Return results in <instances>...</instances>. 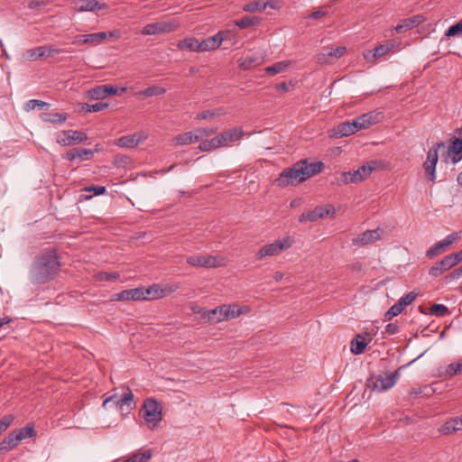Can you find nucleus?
<instances>
[{
    "instance_id": "25",
    "label": "nucleus",
    "mask_w": 462,
    "mask_h": 462,
    "mask_svg": "<svg viewBox=\"0 0 462 462\" xmlns=\"http://www.w3.org/2000/svg\"><path fill=\"white\" fill-rule=\"evenodd\" d=\"M23 440V436L20 434H16L14 430L11 431L7 437H5L0 442V453L2 451H7L14 448H15L20 441Z\"/></svg>"
},
{
    "instance_id": "56",
    "label": "nucleus",
    "mask_w": 462,
    "mask_h": 462,
    "mask_svg": "<svg viewBox=\"0 0 462 462\" xmlns=\"http://www.w3.org/2000/svg\"><path fill=\"white\" fill-rule=\"evenodd\" d=\"M390 50L391 47L389 45H379L373 50V57L374 59L381 58L388 53Z\"/></svg>"
},
{
    "instance_id": "58",
    "label": "nucleus",
    "mask_w": 462,
    "mask_h": 462,
    "mask_svg": "<svg viewBox=\"0 0 462 462\" xmlns=\"http://www.w3.org/2000/svg\"><path fill=\"white\" fill-rule=\"evenodd\" d=\"M220 114L216 111H210V110H204L197 115V119L202 120V119H211L215 116H219Z\"/></svg>"
},
{
    "instance_id": "43",
    "label": "nucleus",
    "mask_w": 462,
    "mask_h": 462,
    "mask_svg": "<svg viewBox=\"0 0 462 462\" xmlns=\"http://www.w3.org/2000/svg\"><path fill=\"white\" fill-rule=\"evenodd\" d=\"M445 250H446V247L444 246L443 243L441 241H439L426 252V256L429 259H433L434 257H436L438 254H441Z\"/></svg>"
},
{
    "instance_id": "59",
    "label": "nucleus",
    "mask_w": 462,
    "mask_h": 462,
    "mask_svg": "<svg viewBox=\"0 0 462 462\" xmlns=\"http://www.w3.org/2000/svg\"><path fill=\"white\" fill-rule=\"evenodd\" d=\"M83 190H85L86 192L93 191L95 196H98V195L104 194L106 189L105 186L92 185V186L85 187Z\"/></svg>"
},
{
    "instance_id": "36",
    "label": "nucleus",
    "mask_w": 462,
    "mask_h": 462,
    "mask_svg": "<svg viewBox=\"0 0 462 462\" xmlns=\"http://www.w3.org/2000/svg\"><path fill=\"white\" fill-rule=\"evenodd\" d=\"M260 22H261V18H259L258 16L246 15V16L242 17L239 20H236L235 22V24L241 29H246L249 27L258 25L260 23Z\"/></svg>"
},
{
    "instance_id": "40",
    "label": "nucleus",
    "mask_w": 462,
    "mask_h": 462,
    "mask_svg": "<svg viewBox=\"0 0 462 462\" xmlns=\"http://www.w3.org/2000/svg\"><path fill=\"white\" fill-rule=\"evenodd\" d=\"M445 146H446L445 143H443V142L436 143L432 148H430L429 150L426 161L430 163L437 165L438 161H439V155H438L439 150L440 148H445Z\"/></svg>"
},
{
    "instance_id": "16",
    "label": "nucleus",
    "mask_w": 462,
    "mask_h": 462,
    "mask_svg": "<svg viewBox=\"0 0 462 462\" xmlns=\"http://www.w3.org/2000/svg\"><path fill=\"white\" fill-rule=\"evenodd\" d=\"M88 97L93 100L103 99L107 96L117 95L118 88L113 85H99L88 91Z\"/></svg>"
},
{
    "instance_id": "31",
    "label": "nucleus",
    "mask_w": 462,
    "mask_h": 462,
    "mask_svg": "<svg viewBox=\"0 0 462 462\" xmlns=\"http://www.w3.org/2000/svg\"><path fill=\"white\" fill-rule=\"evenodd\" d=\"M380 114H376L374 112L364 114L357 117L359 126H361L363 129H366L369 126L373 125L374 124H376L379 121Z\"/></svg>"
},
{
    "instance_id": "3",
    "label": "nucleus",
    "mask_w": 462,
    "mask_h": 462,
    "mask_svg": "<svg viewBox=\"0 0 462 462\" xmlns=\"http://www.w3.org/2000/svg\"><path fill=\"white\" fill-rule=\"evenodd\" d=\"M400 369H402V367H399L396 371L389 374H380L377 375H371L366 380V387L378 393L391 389L400 378Z\"/></svg>"
},
{
    "instance_id": "14",
    "label": "nucleus",
    "mask_w": 462,
    "mask_h": 462,
    "mask_svg": "<svg viewBox=\"0 0 462 462\" xmlns=\"http://www.w3.org/2000/svg\"><path fill=\"white\" fill-rule=\"evenodd\" d=\"M346 49L344 46L337 47L336 49L326 48L320 53L316 56L317 62L319 64H327L332 62L334 60L341 58Z\"/></svg>"
},
{
    "instance_id": "24",
    "label": "nucleus",
    "mask_w": 462,
    "mask_h": 462,
    "mask_svg": "<svg viewBox=\"0 0 462 462\" xmlns=\"http://www.w3.org/2000/svg\"><path fill=\"white\" fill-rule=\"evenodd\" d=\"M134 402V394L130 388L126 387L125 391L118 396V401H116V409L120 411H129L132 409V404Z\"/></svg>"
},
{
    "instance_id": "9",
    "label": "nucleus",
    "mask_w": 462,
    "mask_h": 462,
    "mask_svg": "<svg viewBox=\"0 0 462 462\" xmlns=\"http://www.w3.org/2000/svg\"><path fill=\"white\" fill-rule=\"evenodd\" d=\"M336 213V210L333 206L327 205V206H318L312 210H310L309 212L302 213L299 217V222L302 223L305 221H310L315 222L320 218H323L326 216L331 215L334 216Z\"/></svg>"
},
{
    "instance_id": "4",
    "label": "nucleus",
    "mask_w": 462,
    "mask_h": 462,
    "mask_svg": "<svg viewBox=\"0 0 462 462\" xmlns=\"http://www.w3.org/2000/svg\"><path fill=\"white\" fill-rule=\"evenodd\" d=\"M244 310L237 304H222L210 310L211 323L216 324L224 320L233 319L239 317Z\"/></svg>"
},
{
    "instance_id": "51",
    "label": "nucleus",
    "mask_w": 462,
    "mask_h": 462,
    "mask_svg": "<svg viewBox=\"0 0 462 462\" xmlns=\"http://www.w3.org/2000/svg\"><path fill=\"white\" fill-rule=\"evenodd\" d=\"M14 416L6 414L0 420V435L5 432L13 423Z\"/></svg>"
},
{
    "instance_id": "42",
    "label": "nucleus",
    "mask_w": 462,
    "mask_h": 462,
    "mask_svg": "<svg viewBox=\"0 0 462 462\" xmlns=\"http://www.w3.org/2000/svg\"><path fill=\"white\" fill-rule=\"evenodd\" d=\"M218 147H220V141L217 135L209 141L206 140L202 142L199 146L200 151H211Z\"/></svg>"
},
{
    "instance_id": "55",
    "label": "nucleus",
    "mask_w": 462,
    "mask_h": 462,
    "mask_svg": "<svg viewBox=\"0 0 462 462\" xmlns=\"http://www.w3.org/2000/svg\"><path fill=\"white\" fill-rule=\"evenodd\" d=\"M152 457L151 450H145L143 453L136 454L131 458H128L130 462H146Z\"/></svg>"
},
{
    "instance_id": "32",
    "label": "nucleus",
    "mask_w": 462,
    "mask_h": 462,
    "mask_svg": "<svg viewBox=\"0 0 462 462\" xmlns=\"http://www.w3.org/2000/svg\"><path fill=\"white\" fill-rule=\"evenodd\" d=\"M201 44L200 42H199L195 38H186L178 43V48L180 50H189L191 51H197L201 52L200 50Z\"/></svg>"
},
{
    "instance_id": "6",
    "label": "nucleus",
    "mask_w": 462,
    "mask_h": 462,
    "mask_svg": "<svg viewBox=\"0 0 462 462\" xmlns=\"http://www.w3.org/2000/svg\"><path fill=\"white\" fill-rule=\"evenodd\" d=\"M143 418L152 428L156 427L162 420V407L153 398H149L143 404Z\"/></svg>"
},
{
    "instance_id": "54",
    "label": "nucleus",
    "mask_w": 462,
    "mask_h": 462,
    "mask_svg": "<svg viewBox=\"0 0 462 462\" xmlns=\"http://www.w3.org/2000/svg\"><path fill=\"white\" fill-rule=\"evenodd\" d=\"M179 289H180L179 282H172V283L165 284L163 287H162V293L163 294V298L177 291Z\"/></svg>"
},
{
    "instance_id": "41",
    "label": "nucleus",
    "mask_w": 462,
    "mask_h": 462,
    "mask_svg": "<svg viewBox=\"0 0 462 462\" xmlns=\"http://www.w3.org/2000/svg\"><path fill=\"white\" fill-rule=\"evenodd\" d=\"M448 308L443 304H432L430 307V314L435 317L442 318L449 315Z\"/></svg>"
},
{
    "instance_id": "38",
    "label": "nucleus",
    "mask_w": 462,
    "mask_h": 462,
    "mask_svg": "<svg viewBox=\"0 0 462 462\" xmlns=\"http://www.w3.org/2000/svg\"><path fill=\"white\" fill-rule=\"evenodd\" d=\"M448 152L453 153V161L458 162L462 158V139L456 138L448 146Z\"/></svg>"
},
{
    "instance_id": "26",
    "label": "nucleus",
    "mask_w": 462,
    "mask_h": 462,
    "mask_svg": "<svg viewBox=\"0 0 462 462\" xmlns=\"http://www.w3.org/2000/svg\"><path fill=\"white\" fill-rule=\"evenodd\" d=\"M141 293L137 288L124 290L120 292L113 295V300L116 301H129V300H140Z\"/></svg>"
},
{
    "instance_id": "23",
    "label": "nucleus",
    "mask_w": 462,
    "mask_h": 462,
    "mask_svg": "<svg viewBox=\"0 0 462 462\" xmlns=\"http://www.w3.org/2000/svg\"><path fill=\"white\" fill-rule=\"evenodd\" d=\"M237 62L240 69L248 70L261 65L263 62V58L259 54L253 53L245 57H241Z\"/></svg>"
},
{
    "instance_id": "18",
    "label": "nucleus",
    "mask_w": 462,
    "mask_h": 462,
    "mask_svg": "<svg viewBox=\"0 0 462 462\" xmlns=\"http://www.w3.org/2000/svg\"><path fill=\"white\" fill-rule=\"evenodd\" d=\"M372 341V337L369 333H365V335L358 334L356 335L350 343L351 352L355 355L363 354L365 350V347L369 342Z\"/></svg>"
},
{
    "instance_id": "52",
    "label": "nucleus",
    "mask_w": 462,
    "mask_h": 462,
    "mask_svg": "<svg viewBox=\"0 0 462 462\" xmlns=\"http://www.w3.org/2000/svg\"><path fill=\"white\" fill-rule=\"evenodd\" d=\"M459 34H462V19L458 23L451 25L445 33L447 37L456 36Z\"/></svg>"
},
{
    "instance_id": "57",
    "label": "nucleus",
    "mask_w": 462,
    "mask_h": 462,
    "mask_svg": "<svg viewBox=\"0 0 462 462\" xmlns=\"http://www.w3.org/2000/svg\"><path fill=\"white\" fill-rule=\"evenodd\" d=\"M459 237H460V232H454V233L447 236L443 240H441V242L443 243L444 246L447 248L448 246L451 245Z\"/></svg>"
},
{
    "instance_id": "50",
    "label": "nucleus",
    "mask_w": 462,
    "mask_h": 462,
    "mask_svg": "<svg viewBox=\"0 0 462 462\" xmlns=\"http://www.w3.org/2000/svg\"><path fill=\"white\" fill-rule=\"evenodd\" d=\"M118 278L119 274L117 273L100 272L97 274V279L99 282H112L117 280Z\"/></svg>"
},
{
    "instance_id": "1",
    "label": "nucleus",
    "mask_w": 462,
    "mask_h": 462,
    "mask_svg": "<svg viewBox=\"0 0 462 462\" xmlns=\"http://www.w3.org/2000/svg\"><path fill=\"white\" fill-rule=\"evenodd\" d=\"M60 262L54 250H44L37 256L31 267L32 283L43 284L52 280L60 271Z\"/></svg>"
},
{
    "instance_id": "10",
    "label": "nucleus",
    "mask_w": 462,
    "mask_h": 462,
    "mask_svg": "<svg viewBox=\"0 0 462 462\" xmlns=\"http://www.w3.org/2000/svg\"><path fill=\"white\" fill-rule=\"evenodd\" d=\"M88 139L87 134L81 131H61L57 136V142L63 146H69L85 142Z\"/></svg>"
},
{
    "instance_id": "47",
    "label": "nucleus",
    "mask_w": 462,
    "mask_h": 462,
    "mask_svg": "<svg viewBox=\"0 0 462 462\" xmlns=\"http://www.w3.org/2000/svg\"><path fill=\"white\" fill-rule=\"evenodd\" d=\"M16 434H20L23 436V439L25 438H32L36 436V431L32 425H27L24 428L14 430Z\"/></svg>"
},
{
    "instance_id": "35",
    "label": "nucleus",
    "mask_w": 462,
    "mask_h": 462,
    "mask_svg": "<svg viewBox=\"0 0 462 462\" xmlns=\"http://www.w3.org/2000/svg\"><path fill=\"white\" fill-rule=\"evenodd\" d=\"M354 132L351 129L350 121L343 122L333 129L332 136L336 138H341L353 134Z\"/></svg>"
},
{
    "instance_id": "2",
    "label": "nucleus",
    "mask_w": 462,
    "mask_h": 462,
    "mask_svg": "<svg viewBox=\"0 0 462 462\" xmlns=\"http://www.w3.org/2000/svg\"><path fill=\"white\" fill-rule=\"evenodd\" d=\"M323 163L316 162L308 163L306 160L300 161L291 168L284 170L276 180L277 185L286 187L288 185L300 183L311 176L321 171Z\"/></svg>"
},
{
    "instance_id": "33",
    "label": "nucleus",
    "mask_w": 462,
    "mask_h": 462,
    "mask_svg": "<svg viewBox=\"0 0 462 462\" xmlns=\"http://www.w3.org/2000/svg\"><path fill=\"white\" fill-rule=\"evenodd\" d=\"M46 51H47L46 45L39 46L37 48H33V49L26 51V52L23 54V57L30 61H34L41 58L46 57Z\"/></svg>"
},
{
    "instance_id": "53",
    "label": "nucleus",
    "mask_w": 462,
    "mask_h": 462,
    "mask_svg": "<svg viewBox=\"0 0 462 462\" xmlns=\"http://www.w3.org/2000/svg\"><path fill=\"white\" fill-rule=\"evenodd\" d=\"M418 294L414 291H411L408 294L402 297L397 302L401 304L402 309L408 305H410L416 298Z\"/></svg>"
},
{
    "instance_id": "11",
    "label": "nucleus",
    "mask_w": 462,
    "mask_h": 462,
    "mask_svg": "<svg viewBox=\"0 0 462 462\" xmlns=\"http://www.w3.org/2000/svg\"><path fill=\"white\" fill-rule=\"evenodd\" d=\"M178 27L176 22H157L146 24L143 30V35H153L173 32Z\"/></svg>"
},
{
    "instance_id": "64",
    "label": "nucleus",
    "mask_w": 462,
    "mask_h": 462,
    "mask_svg": "<svg viewBox=\"0 0 462 462\" xmlns=\"http://www.w3.org/2000/svg\"><path fill=\"white\" fill-rule=\"evenodd\" d=\"M116 401H118V395H111L104 400L103 406L106 407L108 403H113L116 407Z\"/></svg>"
},
{
    "instance_id": "45",
    "label": "nucleus",
    "mask_w": 462,
    "mask_h": 462,
    "mask_svg": "<svg viewBox=\"0 0 462 462\" xmlns=\"http://www.w3.org/2000/svg\"><path fill=\"white\" fill-rule=\"evenodd\" d=\"M446 374L450 377L462 374V360L449 364L446 369Z\"/></svg>"
},
{
    "instance_id": "13",
    "label": "nucleus",
    "mask_w": 462,
    "mask_h": 462,
    "mask_svg": "<svg viewBox=\"0 0 462 462\" xmlns=\"http://www.w3.org/2000/svg\"><path fill=\"white\" fill-rule=\"evenodd\" d=\"M73 8L76 12H93L97 13L100 10L106 9L107 5L105 3H100L97 0H75Z\"/></svg>"
},
{
    "instance_id": "7",
    "label": "nucleus",
    "mask_w": 462,
    "mask_h": 462,
    "mask_svg": "<svg viewBox=\"0 0 462 462\" xmlns=\"http://www.w3.org/2000/svg\"><path fill=\"white\" fill-rule=\"evenodd\" d=\"M292 245V240L290 236H285L282 239H278L272 244L263 246L256 254L258 260L266 256L276 255L282 251L290 248Z\"/></svg>"
},
{
    "instance_id": "61",
    "label": "nucleus",
    "mask_w": 462,
    "mask_h": 462,
    "mask_svg": "<svg viewBox=\"0 0 462 462\" xmlns=\"http://www.w3.org/2000/svg\"><path fill=\"white\" fill-rule=\"evenodd\" d=\"M129 162V158L126 156H116L115 158L114 164L116 167H125Z\"/></svg>"
},
{
    "instance_id": "46",
    "label": "nucleus",
    "mask_w": 462,
    "mask_h": 462,
    "mask_svg": "<svg viewBox=\"0 0 462 462\" xmlns=\"http://www.w3.org/2000/svg\"><path fill=\"white\" fill-rule=\"evenodd\" d=\"M402 310L403 309L401 307V304L396 302L385 312L384 318L387 320H391L393 318L398 316Z\"/></svg>"
},
{
    "instance_id": "21",
    "label": "nucleus",
    "mask_w": 462,
    "mask_h": 462,
    "mask_svg": "<svg viewBox=\"0 0 462 462\" xmlns=\"http://www.w3.org/2000/svg\"><path fill=\"white\" fill-rule=\"evenodd\" d=\"M379 229L366 230L357 237L352 239V245L356 246H363L380 239Z\"/></svg>"
},
{
    "instance_id": "34",
    "label": "nucleus",
    "mask_w": 462,
    "mask_h": 462,
    "mask_svg": "<svg viewBox=\"0 0 462 462\" xmlns=\"http://www.w3.org/2000/svg\"><path fill=\"white\" fill-rule=\"evenodd\" d=\"M166 92V88L160 86H151L147 88L139 91L136 95L139 98L143 99L153 96H161Z\"/></svg>"
},
{
    "instance_id": "30",
    "label": "nucleus",
    "mask_w": 462,
    "mask_h": 462,
    "mask_svg": "<svg viewBox=\"0 0 462 462\" xmlns=\"http://www.w3.org/2000/svg\"><path fill=\"white\" fill-rule=\"evenodd\" d=\"M267 6L274 8V5H273L270 2L254 0L244 5L243 10L249 13L263 12Z\"/></svg>"
},
{
    "instance_id": "19",
    "label": "nucleus",
    "mask_w": 462,
    "mask_h": 462,
    "mask_svg": "<svg viewBox=\"0 0 462 462\" xmlns=\"http://www.w3.org/2000/svg\"><path fill=\"white\" fill-rule=\"evenodd\" d=\"M138 290L141 293L140 300H152L163 298L162 286L160 284H152L147 288L140 286Z\"/></svg>"
},
{
    "instance_id": "44",
    "label": "nucleus",
    "mask_w": 462,
    "mask_h": 462,
    "mask_svg": "<svg viewBox=\"0 0 462 462\" xmlns=\"http://www.w3.org/2000/svg\"><path fill=\"white\" fill-rule=\"evenodd\" d=\"M106 107H108V104L104 102H98L93 105L85 103L82 105V110L88 113L99 112Z\"/></svg>"
},
{
    "instance_id": "8",
    "label": "nucleus",
    "mask_w": 462,
    "mask_h": 462,
    "mask_svg": "<svg viewBox=\"0 0 462 462\" xmlns=\"http://www.w3.org/2000/svg\"><path fill=\"white\" fill-rule=\"evenodd\" d=\"M187 263L193 267L216 268L224 266L226 260L218 255H192L187 258Z\"/></svg>"
},
{
    "instance_id": "39",
    "label": "nucleus",
    "mask_w": 462,
    "mask_h": 462,
    "mask_svg": "<svg viewBox=\"0 0 462 462\" xmlns=\"http://www.w3.org/2000/svg\"><path fill=\"white\" fill-rule=\"evenodd\" d=\"M290 61L288 60H282L274 63L272 66H269L265 69V72L269 76H274L278 73H281L284 70H286L289 68Z\"/></svg>"
},
{
    "instance_id": "12",
    "label": "nucleus",
    "mask_w": 462,
    "mask_h": 462,
    "mask_svg": "<svg viewBox=\"0 0 462 462\" xmlns=\"http://www.w3.org/2000/svg\"><path fill=\"white\" fill-rule=\"evenodd\" d=\"M457 263L456 259H454L453 254L446 255L442 260L435 263L429 270V274L431 277H439L445 272L448 271L455 265H457Z\"/></svg>"
},
{
    "instance_id": "37",
    "label": "nucleus",
    "mask_w": 462,
    "mask_h": 462,
    "mask_svg": "<svg viewBox=\"0 0 462 462\" xmlns=\"http://www.w3.org/2000/svg\"><path fill=\"white\" fill-rule=\"evenodd\" d=\"M81 37L84 38V43L97 45L107 38V33L106 32H100L89 34H83Z\"/></svg>"
},
{
    "instance_id": "63",
    "label": "nucleus",
    "mask_w": 462,
    "mask_h": 462,
    "mask_svg": "<svg viewBox=\"0 0 462 462\" xmlns=\"http://www.w3.org/2000/svg\"><path fill=\"white\" fill-rule=\"evenodd\" d=\"M196 134H198L199 135H201V137L203 135L205 136H208V135H211L212 134H214L216 132V129L214 128H199L197 130H195Z\"/></svg>"
},
{
    "instance_id": "15",
    "label": "nucleus",
    "mask_w": 462,
    "mask_h": 462,
    "mask_svg": "<svg viewBox=\"0 0 462 462\" xmlns=\"http://www.w3.org/2000/svg\"><path fill=\"white\" fill-rule=\"evenodd\" d=\"M217 136L220 146H228L240 141L244 136V131L242 127H235L220 133Z\"/></svg>"
},
{
    "instance_id": "60",
    "label": "nucleus",
    "mask_w": 462,
    "mask_h": 462,
    "mask_svg": "<svg viewBox=\"0 0 462 462\" xmlns=\"http://www.w3.org/2000/svg\"><path fill=\"white\" fill-rule=\"evenodd\" d=\"M460 277H462V265L459 266L458 268L454 269L450 273H448L445 277V280L447 282H448Z\"/></svg>"
},
{
    "instance_id": "28",
    "label": "nucleus",
    "mask_w": 462,
    "mask_h": 462,
    "mask_svg": "<svg viewBox=\"0 0 462 462\" xmlns=\"http://www.w3.org/2000/svg\"><path fill=\"white\" fill-rule=\"evenodd\" d=\"M462 430V417L452 418L446 421L439 429V432L443 435H449L457 431Z\"/></svg>"
},
{
    "instance_id": "17",
    "label": "nucleus",
    "mask_w": 462,
    "mask_h": 462,
    "mask_svg": "<svg viewBox=\"0 0 462 462\" xmlns=\"http://www.w3.org/2000/svg\"><path fill=\"white\" fill-rule=\"evenodd\" d=\"M227 34V32L221 31L217 34L208 37L207 39L200 42L201 52L216 50L217 48H218L221 45V43L226 40Z\"/></svg>"
},
{
    "instance_id": "5",
    "label": "nucleus",
    "mask_w": 462,
    "mask_h": 462,
    "mask_svg": "<svg viewBox=\"0 0 462 462\" xmlns=\"http://www.w3.org/2000/svg\"><path fill=\"white\" fill-rule=\"evenodd\" d=\"M374 168L375 162L371 161L354 171H344L340 175L339 182L349 184L363 181L370 176Z\"/></svg>"
},
{
    "instance_id": "62",
    "label": "nucleus",
    "mask_w": 462,
    "mask_h": 462,
    "mask_svg": "<svg viewBox=\"0 0 462 462\" xmlns=\"http://www.w3.org/2000/svg\"><path fill=\"white\" fill-rule=\"evenodd\" d=\"M400 328L399 326L395 323H389L385 327V333L389 335H395L399 332Z\"/></svg>"
},
{
    "instance_id": "49",
    "label": "nucleus",
    "mask_w": 462,
    "mask_h": 462,
    "mask_svg": "<svg viewBox=\"0 0 462 462\" xmlns=\"http://www.w3.org/2000/svg\"><path fill=\"white\" fill-rule=\"evenodd\" d=\"M423 168H424L427 178L431 181H435V180H436V165L430 163L426 161L423 163Z\"/></svg>"
},
{
    "instance_id": "29",
    "label": "nucleus",
    "mask_w": 462,
    "mask_h": 462,
    "mask_svg": "<svg viewBox=\"0 0 462 462\" xmlns=\"http://www.w3.org/2000/svg\"><path fill=\"white\" fill-rule=\"evenodd\" d=\"M200 138L201 135H199L196 132H187L177 135L174 138V142L178 145H187L197 143Z\"/></svg>"
},
{
    "instance_id": "48",
    "label": "nucleus",
    "mask_w": 462,
    "mask_h": 462,
    "mask_svg": "<svg viewBox=\"0 0 462 462\" xmlns=\"http://www.w3.org/2000/svg\"><path fill=\"white\" fill-rule=\"evenodd\" d=\"M77 159L81 161L89 160L94 155V151L87 148H75Z\"/></svg>"
},
{
    "instance_id": "22",
    "label": "nucleus",
    "mask_w": 462,
    "mask_h": 462,
    "mask_svg": "<svg viewBox=\"0 0 462 462\" xmlns=\"http://www.w3.org/2000/svg\"><path fill=\"white\" fill-rule=\"evenodd\" d=\"M146 136L143 135L140 133H134L129 135H124L118 138L116 142V144L124 147V148H133L145 140Z\"/></svg>"
},
{
    "instance_id": "20",
    "label": "nucleus",
    "mask_w": 462,
    "mask_h": 462,
    "mask_svg": "<svg viewBox=\"0 0 462 462\" xmlns=\"http://www.w3.org/2000/svg\"><path fill=\"white\" fill-rule=\"evenodd\" d=\"M425 21L423 15L418 14L412 17L405 18L400 21V23L395 26L394 30L396 32L401 33L403 32L410 31L414 27L421 24Z\"/></svg>"
},
{
    "instance_id": "27",
    "label": "nucleus",
    "mask_w": 462,
    "mask_h": 462,
    "mask_svg": "<svg viewBox=\"0 0 462 462\" xmlns=\"http://www.w3.org/2000/svg\"><path fill=\"white\" fill-rule=\"evenodd\" d=\"M40 118L42 122L51 124V125H62L68 119V115L66 113H56V112H49V113H42L40 115Z\"/></svg>"
}]
</instances>
